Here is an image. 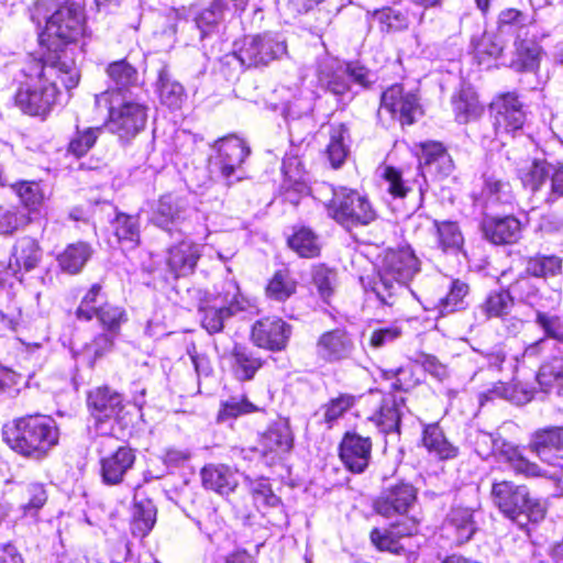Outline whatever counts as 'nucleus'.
<instances>
[{
    "instance_id": "nucleus-45",
    "label": "nucleus",
    "mask_w": 563,
    "mask_h": 563,
    "mask_svg": "<svg viewBox=\"0 0 563 563\" xmlns=\"http://www.w3.org/2000/svg\"><path fill=\"white\" fill-rule=\"evenodd\" d=\"M470 292L468 285L460 279H453L449 292L445 297L440 299L438 309L440 314L445 316L448 313L464 309L465 297Z\"/></svg>"
},
{
    "instance_id": "nucleus-42",
    "label": "nucleus",
    "mask_w": 563,
    "mask_h": 563,
    "mask_svg": "<svg viewBox=\"0 0 563 563\" xmlns=\"http://www.w3.org/2000/svg\"><path fill=\"white\" fill-rule=\"evenodd\" d=\"M288 245L300 257L312 258L319 255L318 236L308 228H300L288 239Z\"/></svg>"
},
{
    "instance_id": "nucleus-2",
    "label": "nucleus",
    "mask_w": 563,
    "mask_h": 563,
    "mask_svg": "<svg viewBox=\"0 0 563 563\" xmlns=\"http://www.w3.org/2000/svg\"><path fill=\"white\" fill-rule=\"evenodd\" d=\"M84 0H67L63 4L54 0H38L35 2L31 19L38 25L45 22V30L41 42H47L49 52L69 58L60 49L67 43L77 41L85 31Z\"/></svg>"
},
{
    "instance_id": "nucleus-41",
    "label": "nucleus",
    "mask_w": 563,
    "mask_h": 563,
    "mask_svg": "<svg viewBox=\"0 0 563 563\" xmlns=\"http://www.w3.org/2000/svg\"><path fill=\"white\" fill-rule=\"evenodd\" d=\"M514 307V298L508 290L490 291L479 305L481 312L486 318H501Z\"/></svg>"
},
{
    "instance_id": "nucleus-15",
    "label": "nucleus",
    "mask_w": 563,
    "mask_h": 563,
    "mask_svg": "<svg viewBox=\"0 0 563 563\" xmlns=\"http://www.w3.org/2000/svg\"><path fill=\"white\" fill-rule=\"evenodd\" d=\"M290 334V325L276 317L261 319L252 328V341L254 344L269 351L284 350Z\"/></svg>"
},
{
    "instance_id": "nucleus-44",
    "label": "nucleus",
    "mask_w": 563,
    "mask_h": 563,
    "mask_svg": "<svg viewBox=\"0 0 563 563\" xmlns=\"http://www.w3.org/2000/svg\"><path fill=\"white\" fill-rule=\"evenodd\" d=\"M551 165L545 162H532L526 168L520 169L519 176L522 185L537 194L547 186Z\"/></svg>"
},
{
    "instance_id": "nucleus-43",
    "label": "nucleus",
    "mask_w": 563,
    "mask_h": 563,
    "mask_svg": "<svg viewBox=\"0 0 563 563\" xmlns=\"http://www.w3.org/2000/svg\"><path fill=\"white\" fill-rule=\"evenodd\" d=\"M232 357L234 360V374L241 380L252 379L263 364L261 358L255 357L250 351L240 345L234 346Z\"/></svg>"
},
{
    "instance_id": "nucleus-60",
    "label": "nucleus",
    "mask_w": 563,
    "mask_h": 563,
    "mask_svg": "<svg viewBox=\"0 0 563 563\" xmlns=\"http://www.w3.org/2000/svg\"><path fill=\"white\" fill-rule=\"evenodd\" d=\"M11 187L20 197L22 203L29 209H35L43 200L40 185L36 183L20 181Z\"/></svg>"
},
{
    "instance_id": "nucleus-10",
    "label": "nucleus",
    "mask_w": 563,
    "mask_h": 563,
    "mask_svg": "<svg viewBox=\"0 0 563 563\" xmlns=\"http://www.w3.org/2000/svg\"><path fill=\"white\" fill-rule=\"evenodd\" d=\"M240 289L235 282L228 280L222 291L201 307V324L209 333L220 332L227 318L241 310L239 302Z\"/></svg>"
},
{
    "instance_id": "nucleus-39",
    "label": "nucleus",
    "mask_w": 563,
    "mask_h": 563,
    "mask_svg": "<svg viewBox=\"0 0 563 563\" xmlns=\"http://www.w3.org/2000/svg\"><path fill=\"white\" fill-rule=\"evenodd\" d=\"M540 53V47L533 42H516V55L510 67L518 73H533L539 68Z\"/></svg>"
},
{
    "instance_id": "nucleus-29",
    "label": "nucleus",
    "mask_w": 563,
    "mask_h": 563,
    "mask_svg": "<svg viewBox=\"0 0 563 563\" xmlns=\"http://www.w3.org/2000/svg\"><path fill=\"white\" fill-rule=\"evenodd\" d=\"M453 111L460 123H467L483 112L477 95L472 87H462L452 98Z\"/></svg>"
},
{
    "instance_id": "nucleus-20",
    "label": "nucleus",
    "mask_w": 563,
    "mask_h": 563,
    "mask_svg": "<svg viewBox=\"0 0 563 563\" xmlns=\"http://www.w3.org/2000/svg\"><path fill=\"white\" fill-rule=\"evenodd\" d=\"M188 206L184 198L167 194L153 208L151 221L158 228L172 231L187 217Z\"/></svg>"
},
{
    "instance_id": "nucleus-57",
    "label": "nucleus",
    "mask_w": 563,
    "mask_h": 563,
    "mask_svg": "<svg viewBox=\"0 0 563 563\" xmlns=\"http://www.w3.org/2000/svg\"><path fill=\"white\" fill-rule=\"evenodd\" d=\"M536 323L542 329L547 338L563 342V319L560 316L538 310L536 312Z\"/></svg>"
},
{
    "instance_id": "nucleus-33",
    "label": "nucleus",
    "mask_w": 563,
    "mask_h": 563,
    "mask_svg": "<svg viewBox=\"0 0 563 563\" xmlns=\"http://www.w3.org/2000/svg\"><path fill=\"white\" fill-rule=\"evenodd\" d=\"M156 522V507L150 499L135 500L132 509L131 532L139 538L146 537Z\"/></svg>"
},
{
    "instance_id": "nucleus-11",
    "label": "nucleus",
    "mask_w": 563,
    "mask_h": 563,
    "mask_svg": "<svg viewBox=\"0 0 563 563\" xmlns=\"http://www.w3.org/2000/svg\"><path fill=\"white\" fill-rule=\"evenodd\" d=\"M528 449L549 466H561L563 462V427L548 426L530 434Z\"/></svg>"
},
{
    "instance_id": "nucleus-46",
    "label": "nucleus",
    "mask_w": 563,
    "mask_h": 563,
    "mask_svg": "<svg viewBox=\"0 0 563 563\" xmlns=\"http://www.w3.org/2000/svg\"><path fill=\"white\" fill-rule=\"evenodd\" d=\"M297 287L296 280L287 269H280L274 274L266 287V294L269 298L277 301H285Z\"/></svg>"
},
{
    "instance_id": "nucleus-13",
    "label": "nucleus",
    "mask_w": 563,
    "mask_h": 563,
    "mask_svg": "<svg viewBox=\"0 0 563 563\" xmlns=\"http://www.w3.org/2000/svg\"><path fill=\"white\" fill-rule=\"evenodd\" d=\"M355 350L351 334L344 329L323 332L316 342L314 352L325 363H338L350 358Z\"/></svg>"
},
{
    "instance_id": "nucleus-61",
    "label": "nucleus",
    "mask_w": 563,
    "mask_h": 563,
    "mask_svg": "<svg viewBox=\"0 0 563 563\" xmlns=\"http://www.w3.org/2000/svg\"><path fill=\"white\" fill-rule=\"evenodd\" d=\"M382 377L391 380V388L394 390L407 391L413 387L416 382L412 380V372L409 367H397L393 369H382Z\"/></svg>"
},
{
    "instance_id": "nucleus-59",
    "label": "nucleus",
    "mask_w": 563,
    "mask_h": 563,
    "mask_svg": "<svg viewBox=\"0 0 563 563\" xmlns=\"http://www.w3.org/2000/svg\"><path fill=\"white\" fill-rule=\"evenodd\" d=\"M258 408L245 398L231 397L222 404L218 419L224 421L228 418H235L240 415L257 411Z\"/></svg>"
},
{
    "instance_id": "nucleus-24",
    "label": "nucleus",
    "mask_w": 563,
    "mask_h": 563,
    "mask_svg": "<svg viewBox=\"0 0 563 563\" xmlns=\"http://www.w3.org/2000/svg\"><path fill=\"white\" fill-rule=\"evenodd\" d=\"M482 230L485 238L494 244H512L521 235V223L512 216L488 217L483 220Z\"/></svg>"
},
{
    "instance_id": "nucleus-36",
    "label": "nucleus",
    "mask_w": 563,
    "mask_h": 563,
    "mask_svg": "<svg viewBox=\"0 0 563 563\" xmlns=\"http://www.w3.org/2000/svg\"><path fill=\"white\" fill-rule=\"evenodd\" d=\"M107 73L113 84V88L106 92L126 95L129 88L135 85L137 80L136 69L124 59L111 63L107 68Z\"/></svg>"
},
{
    "instance_id": "nucleus-62",
    "label": "nucleus",
    "mask_w": 563,
    "mask_h": 563,
    "mask_svg": "<svg viewBox=\"0 0 563 563\" xmlns=\"http://www.w3.org/2000/svg\"><path fill=\"white\" fill-rule=\"evenodd\" d=\"M375 16L382 24V29L387 32L400 31L408 26L407 18L400 11L391 8L376 12Z\"/></svg>"
},
{
    "instance_id": "nucleus-34",
    "label": "nucleus",
    "mask_w": 563,
    "mask_h": 563,
    "mask_svg": "<svg viewBox=\"0 0 563 563\" xmlns=\"http://www.w3.org/2000/svg\"><path fill=\"white\" fill-rule=\"evenodd\" d=\"M540 387L545 391L556 389L563 396V356H552L544 361L537 374Z\"/></svg>"
},
{
    "instance_id": "nucleus-21",
    "label": "nucleus",
    "mask_w": 563,
    "mask_h": 563,
    "mask_svg": "<svg viewBox=\"0 0 563 563\" xmlns=\"http://www.w3.org/2000/svg\"><path fill=\"white\" fill-rule=\"evenodd\" d=\"M419 167L422 176L444 177L452 173L454 165L451 156L441 143L428 142L421 145Z\"/></svg>"
},
{
    "instance_id": "nucleus-56",
    "label": "nucleus",
    "mask_w": 563,
    "mask_h": 563,
    "mask_svg": "<svg viewBox=\"0 0 563 563\" xmlns=\"http://www.w3.org/2000/svg\"><path fill=\"white\" fill-rule=\"evenodd\" d=\"M93 314L98 318L101 325L111 333H117L120 325L126 321L124 310L110 303L98 307Z\"/></svg>"
},
{
    "instance_id": "nucleus-5",
    "label": "nucleus",
    "mask_w": 563,
    "mask_h": 563,
    "mask_svg": "<svg viewBox=\"0 0 563 563\" xmlns=\"http://www.w3.org/2000/svg\"><path fill=\"white\" fill-rule=\"evenodd\" d=\"M96 104L109 109V128L122 140L139 134L147 121V107L124 93L102 92L96 96Z\"/></svg>"
},
{
    "instance_id": "nucleus-37",
    "label": "nucleus",
    "mask_w": 563,
    "mask_h": 563,
    "mask_svg": "<svg viewBox=\"0 0 563 563\" xmlns=\"http://www.w3.org/2000/svg\"><path fill=\"white\" fill-rule=\"evenodd\" d=\"M349 130L345 124L332 125L330 142L327 146V156L333 168H339L345 162L349 154Z\"/></svg>"
},
{
    "instance_id": "nucleus-12",
    "label": "nucleus",
    "mask_w": 563,
    "mask_h": 563,
    "mask_svg": "<svg viewBox=\"0 0 563 563\" xmlns=\"http://www.w3.org/2000/svg\"><path fill=\"white\" fill-rule=\"evenodd\" d=\"M417 501V489L408 483L386 488L374 501L375 511L386 518L406 515Z\"/></svg>"
},
{
    "instance_id": "nucleus-22",
    "label": "nucleus",
    "mask_w": 563,
    "mask_h": 563,
    "mask_svg": "<svg viewBox=\"0 0 563 563\" xmlns=\"http://www.w3.org/2000/svg\"><path fill=\"white\" fill-rule=\"evenodd\" d=\"M496 128L506 133L520 130L526 121V111L518 96L511 92L504 95L496 102Z\"/></svg>"
},
{
    "instance_id": "nucleus-50",
    "label": "nucleus",
    "mask_w": 563,
    "mask_h": 563,
    "mask_svg": "<svg viewBox=\"0 0 563 563\" xmlns=\"http://www.w3.org/2000/svg\"><path fill=\"white\" fill-rule=\"evenodd\" d=\"M503 49V41L493 33H484L481 38L474 42V53L478 64H486L490 59H496L500 56Z\"/></svg>"
},
{
    "instance_id": "nucleus-51",
    "label": "nucleus",
    "mask_w": 563,
    "mask_h": 563,
    "mask_svg": "<svg viewBox=\"0 0 563 563\" xmlns=\"http://www.w3.org/2000/svg\"><path fill=\"white\" fill-rule=\"evenodd\" d=\"M440 246L444 252L457 253L462 250L464 239L455 222H435Z\"/></svg>"
},
{
    "instance_id": "nucleus-49",
    "label": "nucleus",
    "mask_w": 563,
    "mask_h": 563,
    "mask_svg": "<svg viewBox=\"0 0 563 563\" xmlns=\"http://www.w3.org/2000/svg\"><path fill=\"white\" fill-rule=\"evenodd\" d=\"M483 194L488 202L510 205L514 201V194L508 181L495 175L485 177Z\"/></svg>"
},
{
    "instance_id": "nucleus-63",
    "label": "nucleus",
    "mask_w": 563,
    "mask_h": 563,
    "mask_svg": "<svg viewBox=\"0 0 563 563\" xmlns=\"http://www.w3.org/2000/svg\"><path fill=\"white\" fill-rule=\"evenodd\" d=\"M382 176L387 184V191L390 195L399 198L407 195L409 187L407 181L402 179V175L398 169L391 166H385Z\"/></svg>"
},
{
    "instance_id": "nucleus-14",
    "label": "nucleus",
    "mask_w": 563,
    "mask_h": 563,
    "mask_svg": "<svg viewBox=\"0 0 563 563\" xmlns=\"http://www.w3.org/2000/svg\"><path fill=\"white\" fill-rule=\"evenodd\" d=\"M135 461V451L128 445H120L114 451L102 455L99 460L102 482L110 486L123 483Z\"/></svg>"
},
{
    "instance_id": "nucleus-16",
    "label": "nucleus",
    "mask_w": 563,
    "mask_h": 563,
    "mask_svg": "<svg viewBox=\"0 0 563 563\" xmlns=\"http://www.w3.org/2000/svg\"><path fill=\"white\" fill-rule=\"evenodd\" d=\"M340 457L350 472L363 473L372 459L371 438L346 432L340 444Z\"/></svg>"
},
{
    "instance_id": "nucleus-38",
    "label": "nucleus",
    "mask_w": 563,
    "mask_h": 563,
    "mask_svg": "<svg viewBox=\"0 0 563 563\" xmlns=\"http://www.w3.org/2000/svg\"><path fill=\"white\" fill-rule=\"evenodd\" d=\"M318 79L322 88L338 97H344L350 90L346 71L342 67L334 68L333 65L323 64L320 66Z\"/></svg>"
},
{
    "instance_id": "nucleus-3",
    "label": "nucleus",
    "mask_w": 563,
    "mask_h": 563,
    "mask_svg": "<svg viewBox=\"0 0 563 563\" xmlns=\"http://www.w3.org/2000/svg\"><path fill=\"white\" fill-rule=\"evenodd\" d=\"M3 440L20 455L42 460L58 443L55 421L47 416L30 415L4 424Z\"/></svg>"
},
{
    "instance_id": "nucleus-55",
    "label": "nucleus",
    "mask_w": 563,
    "mask_h": 563,
    "mask_svg": "<svg viewBox=\"0 0 563 563\" xmlns=\"http://www.w3.org/2000/svg\"><path fill=\"white\" fill-rule=\"evenodd\" d=\"M251 494L256 507L276 508L280 505V498L274 494L271 484L266 479L254 481L251 483Z\"/></svg>"
},
{
    "instance_id": "nucleus-30",
    "label": "nucleus",
    "mask_w": 563,
    "mask_h": 563,
    "mask_svg": "<svg viewBox=\"0 0 563 563\" xmlns=\"http://www.w3.org/2000/svg\"><path fill=\"white\" fill-rule=\"evenodd\" d=\"M404 407V398L396 397L385 399L379 411L372 418L383 433L399 434L401 408Z\"/></svg>"
},
{
    "instance_id": "nucleus-1",
    "label": "nucleus",
    "mask_w": 563,
    "mask_h": 563,
    "mask_svg": "<svg viewBox=\"0 0 563 563\" xmlns=\"http://www.w3.org/2000/svg\"><path fill=\"white\" fill-rule=\"evenodd\" d=\"M21 73L24 79L14 95V103L30 115H45L52 110L58 95V81L67 90L79 81L73 58L58 54H46L38 59L30 57Z\"/></svg>"
},
{
    "instance_id": "nucleus-23",
    "label": "nucleus",
    "mask_w": 563,
    "mask_h": 563,
    "mask_svg": "<svg viewBox=\"0 0 563 563\" xmlns=\"http://www.w3.org/2000/svg\"><path fill=\"white\" fill-rule=\"evenodd\" d=\"M201 256V246L191 241H181L168 249L166 263L176 276H187L194 273Z\"/></svg>"
},
{
    "instance_id": "nucleus-28",
    "label": "nucleus",
    "mask_w": 563,
    "mask_h": 563,
    "mask_svg": "<svg viewBox=\"0 0 563 563\" xmlns=\"http://www.w3.org/2000/svg\"><path fill=\"white\" fill-rule=\"evenodd\" d=\"M422 444L429 453L441 460L453 459L457 455V448L454 446L444 435L439 423L423 426Z\"/></svg>"
},
{
    "instance_id": "nucleus-7",
    "label": "nucleus",
    "mask_w": 563,
    "mask_h": 563,
    "mask_svg": "<svg viewBox=\"0 0 563 563\" xmlns=\"http://www.w3.org/2000/svg\"><path fill=\"white\" fill-rule=\"evenodd\" d=\"M321 189L331 192L332 198L325 203L329 214L344 227L367 225L376 218L368 199L356 190L323 185Z\"/></svg>"
},
{
    "instance_id": "nucleus-9",
    "label": "nucleus",
    "mask_w": 563,
    "mask_h": 563,
    "mask_svg": "<svg viewBox=\"0 0 563 563\" xmlns=\"http://www.w3.org/2000/svg\"><path fill=\"white\" fill-rule=\"evenodd\" d=\"M384 114H388L401 125L412 124L422 114L417 93L406 90L402 85H391L380 96L378 117L383 119Z\"/></svg>"
},
{
    "instance_id": "nucleus-25",
    "label": "nucleus",
    "mask_w": 563,
    "mask_h": 563,
    "mask_svg": "<svg viewBox=\"0 0 563 563\" xmlns=\"http://www.w3.org/2000/svg\"><path fill=\"white\" fill-rule=\"evenodd\" d=\"M88 405L96 420L114 419L123 409V397L109 387H99L89 394Z\"/></svg>"
},
{
    "instance_id": "nucleus-47",
    "label": "nucleus",
    "mask_w": 563,
    "mask_h": 563,
    "mask_svg": "<svg viewBox=\"0 0 563 563\" xmlns=\"http://www.w3.org/2000/svg\"><path fill=\"white\" fill-rule=\"evenodd\" d=\"M114 235L119 242L135 246L140 240V227L136 217L119 213L111 223Z\"/></svg>"
},
{
    "instance_id": "nucleus-31",
    "label": "nucleus",
    "mask_w": 563,
    "mask_h": 563,
    "mask_svg": "<svg viewBox=\"0 0 563 563\" xmlns=\"http://www.w3.org/2000/svg\"><path fill=\"white\" fill-rule=\"evenodd\" d=\"M446 527L454 531L456 543L467 542L476 531L473 510L467 507L452 508L446 518Z\"/></svg>"
},
{
    "instance_id": "nucleus-40",
    "label": "nucleus",
    "mask_w": 563,
    "mask_h": 563,
    "mask_svg": "<svg viewBox=\"0 0 563 563\" xmlns=\"http://www.w3.org/2000/svg\"><path fill=\"white\" fill-rule=\"evenodd\" d=\"M294 442L292 432L288 421H279L272 426L264 434V446L276 453H287L291 450Z\"/></svg>"
},
{
    "instance_id": "nucleus-52",
    "label": "nucleus",
    "mask_w": 563,
    "mask_h": 563,
    "mask_svg": "<svg viewBox=\"0 0 563 563\" xmlns=\"http://www.w3.org/2000/svg\"><path fill=\"white\" fill-rule=\"evenodd\" d=\"M31 221L29 213L18 207H0V234L11 235Z\"/></svg>"
},
{
    "instance_id": "nucleus-48",
    "label": "nucleus",
    "mask_w": 563,
    "mask_h": 563,
    "mask_svg": "<svg viewBox=\"0 0 563 563\" xmlns=\"http://www.w3.org/2000/svg\"><path fill=\"white\" fill-rule=\"evenodd\" d=\"M527 272L536 277H552L561 274L562 258L555 255H536L527 263Z\"/></svg>"
},
{
    "instance_id": "nucleus-17",
    "label": "nucleus",
    "mask_w": 563,
    "mask_h": 563,
    "mask_svg": "<svg viewBox=\"0 0 563 563\" xmlns=\"http://www.w3.org/2000/svg\"><path fill=\"white\" fill-rule=\"evenodd\" d=\"M42 256L43 251L38 242L31 236H22L15 241L9 263H0V272L10 273L13 276L22 269L31 272L37 267Z\"/></svg>"
},
{
    "instance_id": "nucleus-18",
    "label": "nucleus",
    "mask_w": 563,
    "mask_h": 563,
    "mask_svg": "<svg viewBox=\"0 0 563 563\" xmlns=\"http://www.w3.org/2000/svg\"><path fill=\"white\" fill-rule=\"evenodd\" d=\"M218 156L214 165L223 178L229 179L250 155L245 142L236 136L221 139L216 143Z\"/></svg>"
},
{
    "instance_id": "nucleus-35",
    "label": "nucleus",
    "mask_w": 563,
    "mask_h": 563,
    "mask_svg": "<svg viewBox=\"0 0 563 563\" xmlns=\"http://www.w3.org/2000/svg\"><path fill=\"white\" fill-rule=\"evenodd\" d=\"M534 22L533 16L517 9H505L498 15V31L519 38L523 31Z\"/></svg>"
},
{
    "instance_id": "nucleus-8",
    "label": "nucleus",
    "mask_w": 563,
    "mask_h": 563,
    "mask_svg": "<svg viewBox=\"0 0 563 563\" xmlns=\"http://www.w3.org/2000/svg\"><path fill=\"white\" fill-rule=\"evenodd\" d=\"M286 54V41L280 35L264 33L245 36L241 46L234 52L233 58L247 68H257L265 67Z\"/></svg>"
},
{
    "instance_id": "nucleus-4",
    "label": "nucleus",
    "mask_w": 563,
    "mask_h": 563,
    "mask_svg": "<svg viewBox=\"0 0 563 563\" xmlns=\"http://www.w3.org/2000/svg\"><path fill=\"white\" fill-rule=\"evenodd\" d=\"M419 269V261L410 246L387 250L371 290L383 305L393 307L409 291L408 283Z\"/></svg>"
},
{
    "instance_id": "nucleus-26",
    "label": "nucleus",
    "mask_w": 563,
    "mask_h": 563,
    "mask_svg": "<svg viewBox=\"0 0 563 563\" xmlns=\"http://www.w3.org/2000/svg\"><path fill=\"white\" fill-rule=\"evenodd\" d=\"M201 479L207 489L222 496L231 494L239 485L236 472L223 464L205 466L201 470Z\"/></svg>"
},
{
    "instance_id": "nucleus-64",
    "label": "nucleus",
    "mask_w": 563,
    "mask_h": 563,
    "mask_svg": "<svg viewBox=\"0 0 563 563\" xmlns=\"http://www.w3.org/2000/svg\"><path fill=\"white\" fill-rule=\"evenodd\" d=\"M548 190L543 194V200L547 203H553L563 197V165L554 167L551 165V173H549Z\"/></svg>"
},
{
    "instance_id": "nucleus-19",
    "label": "nucleus",
    "mask_w": 563,
    "mask_h": 563,
    "mask_svg": "<svg viewBox=\"0 0 563 563\" xmlns=\"http://www.w3.org/2000/svg\"><path fill=\"white\" fill-rule=\"evenodd\" d=\"M417 531L418 521L415 518H406L386 529L374 528L371 531L369 539L377 550L400 554L404 547L399 544V539L412 536Z\"/></svg>"
},
{
    "instance_id": "nucleus-54",
    "label": "nucleus",
    "mask_w": 563,
    "mask_h": 563,
    "mask_svg": "<svg viewBox=\"0 0 563 563\" xmlns=\"http://www.w3.org/2000/svg\"><path fill=\"white\" fill-rule=\"evenodd\" d=\"M27 500L21 505L25 517L35 518L47 501V493L43 484L31 483L26 486Z\"/></svg>"
},
{
    "instance_id": "nucleus-27",
    "label": "nucleus",
    "mask_w": 563,
    "mask_h": 563,
    "mask_svg": "<svg viewBox=\"0 0 563 563\" xmlns=\"http://www.w3.org/2000/svg\"><path fill=\"white\" fill-rule=\"evenodd\" d=\"M156 89L161 102L170 109L180 108L186 98L183 85L173 78L166 65H163L158 70Z\"/></svg>"
},
{
    "instance_id": "nucleus-6",
    "label": "nucleus",
    "mask_w": 563,
    "mask_h": 563,
    "mask_svg": "<svg viewBox=\"0 0 563 563\" xmlns=\"http://www.w3.org/2000/svg\"><path fill=\"white\" fill-rule=\"evenodd\" d=\"M492 495L499 510L520 528L544 518V507L539 500L530 497L528 488L523 485H515L507 481L495 483Z\"/></svg>"
},
{
    "instance_id": "nucleus-53",
    "label": "nucleus",
    "mask_w": 563,
    "mask_h": 563,
    "mask_svg": "<svg viewBox=\"0 0 563 563\" xmlns=\"http://www.w3.org/2000/svg\"><path fill=\"white\" fill-rule=\"evenodd\" d=\"M102 128H87L79 130L77 126L76 134L68 144V152L76 157H81L95 145Z\"/></svg>"
},
{
    "instance_id": "nucleus-58",
    "label": "nucleus",
    "mask_w": 563,
    "mask_h": 563,
    "mask_svg": "<svg viewBox=\"0 0 563 563\" xmlns=\"http://www.w3.org/2000/svg\"><path fill=\"white\" fill-rule=\"evenodd\" d=\"M402 330L398 324H388L374 329L369 335L368 343L373 349H382L398 340Z\"/></svg>"
},
{
    "instance_id": "nucleus-32",
    "label": "nucleus",
    "mask_w": 563,
    "mask_h": 563,
    "mask_svg": "<svg viewBox=\"0 0 563 563\" xmlns=\"http://www.w3.org/2000/svg\"><path fill=\"white\" fill-rule=\"evenodd\" d=\"M92 254L91 247L88 243L77 242L69 244L56 257L60 269L67 274L79 273Z\"/></svg>"
}]
</instances>
